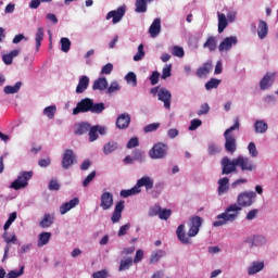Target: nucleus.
I'll return each mask as SVG.
<instances>
[{
	"label": "nucleus",
	"mask_w": 278,
	"mask_h": 278,
	"mask_svg": "<svg viewBox=\"0 0 278 278\" xmlns=\"http://www.w3.org/2000/svg\"><path fill=\"white\" fill-rule=\"evenodd\" d=\"M147 0H136L135 12H137V14H144V12H147Z\"/></svg>",
	"instance_id": "4c0bfd02"
},
{
	"label": "nucleus",
	"mask_w": 278,
	"mask_h": 278,
	"mask_svg": "<svg viewBox=\"0 0 278 278\" xmlns=\"http://www.w3.org/2000/svg\"><path fill=\"white\" fill-rule=\"evenodd\" d=\"M240 129V119L235 118V124L227 128L224 132V138H225V149L228 153H236V137L231 135L232 131H236Z\"/></svg>",
	"instance_id": "20e7f679"
},
{
	"label": "nucleus",
	"mask_w": 278,
	"mask_h": 278,
	"mask_svg": "<svg viewBox=\"0 0 278 278\" xmlns=\"http://www.w3.org/2000/svg\"><path fill=\"white\" fill-rule=\"evenodd\" d=\"M92 90H99L103 92V90H108V79L105 77H100L93 81Z\"/></svg>",
	"instance_id": "bb28decb"
},
{
	"label": "nucleus",
	"mask_w": 278,
	"mask_h": 278,
	"mask_svg": "<svg viewBox=\"0 0 278 278\" xmlns=\"http://www.w3.org/2000/svg\"><path fill=\"white\" fill-rule=\"evenodd\" d=\"M34 177V172H22L17 178L11 184L13 190H21L27 188L29 179Z\"/></svg>",
	"instance_id": "0eeeda50"
},
{
	"label": "nucleus",
	"mask_w": 278,
	"mask_h": 278,
	"mask_svg": "<svg viewBox=\"0 0 278 278\" xmlns=\"http://www.w3.org/2000/svg\"><path fill=\"white\" fill-rule=\"evenodd\" d=\"M121 197H123V199H127L128 197H134L136 194H140L138 189L136 188V186H134L130 189H124L121 191Z\"/></svg>",
	"instance_id": "c03bdc74"
},
{
	"label": "nucleus",
	"mask_w": 278,
	"mask_h": 278,
	"mask_svg": "<svg viewBox=\"0 0 278 278\" xmlns=\"http://www.w3.org/2000/svg\"><path fill=\"white\" fill-rule=\"evenodd\" d=\"M220 86V79L218 78H211L206 84H205V90H214Z\"/></svg>",
	"instance_id": "49530a36"
},
{
	"label": "nucleus",
	"mask_w": 278,
	"mask_h": 278,
	"mask_svg": "<svg viewBox=\"0 0 278 278\" xmlns=\"http://www.w3.org/2000/svg\"><path fill=\"white\" fill-rule=\"evenodd\" d=\"M257 193H255L254 191H244L238 195L237 205L239 207H251V205L255 203Z\"/></svg>",
	"instance_id": "423d86ee"
},
{
	"label": "nucleus",
	"mask_w": 278,
	"mask_h": 278,
	"mask_svg": "<svg viewBox=\"0 0 278 278\" xmlns=\"http://www.w3.org/2000/svg\"><path fill=\"white\" fill-rule=\"evenodd\" d=\"M23 86L22 81H17L14 84V86H5L3 88V92L4 94H16V92H18V90H21Z\"/></svg>",
	"instance_id": "473e14b6"
},
{
	"label": "nucleus",
	"mask_w": 278,
	"mask_h": 278,
	"mask_svg": "<svg viewBox=\"0 0 278 278\" xmlns=\"http://www.w3.org/2000/svg\"><path fill=\"white\" fill-rule=\"evenodd\" d=\"M240 212H242V206L236 203L230 204L224 213L216 216V220L213 222V227H224L227 223H236L238 216H240Z\"/></svg>",
	"instance_id": "f03ea898"
},
{
	"label": "nucleus",
	"mask_w": 278,
	"mask_h": 278,
	"mask_svg": "<svg viewBox=\"0 0 278 278\" xmlns=\"http://www.w3.org/2000/svg\"><path fill=\"white\" fill-rule=\"evenodd\" d=\"M216 45H217L216 37L210 36L204 42L203 48L208 49V51L213 52V51H216Z\"/></svg>",
	"instance_id": "f704fd0d"
},
{
	"label": "nucleus",
	"mask_w": 278,
	"mask_h": 278,
	"mask_svg": "<svg viewBox=\"0 0 278 278\" xmlns=\"http://www.w3.org/2000/svg\"><path fill=\"white\" fill-rule=\"evenodd\" d=\"M173 64H165L162 70L161 79H168L173 74Z\"/></svg>",
	"instance_id": "de8ad7c7"
},
{
	"label": "nucleus",
	"mask_w": 278,
	"mask_h": 278,
	"mask_svg": "<svg viewBox=\"0 0 278 278\" xmlns=\"http://www.w3.org/2000/svg\"><path fill=\"white\" fill-rule=\"evenodd\" d=\"M125 81L128 84V86H131L132 88H136V86H138V76H136V73L129 72L125 76Z\"/></svg>",
	"instance_id": "ea45409f"
},
{
	"label": "nucleus",
	"mask_w": 278,
	"mask_h": 278,
	"mask_svg": "<svg viewBox=\"0 0 278 278\" xmlns=\"http://www.w3.org/2000/svg\"><path fill=\"white\" fill-rule=\"evenodd\" d=\"M2 238L4 240V242L7 243L5 248H4V254L2 257V262H5V260H8V255L10 253V249H11V243L12 244H16V235H13L12 237H10L8 235V230H5V232L2 235Z\"/></svg>",
	"instance_id": "f3484780"
},
{
	"label": "nucleus",
	"mask_w": 278,
	"mask_h": 278,
	"mask_svg": "<svg viewBox=\"0 0 278 278\" xmlns=\"http://www.w3.org/2000/svg\"><path fill=\"white\" fill-rule=\"evenodd\" d=\"M218 18V33L223 34L225 29H227V25H229V21L227 20V15L223 13H217Z\"/></svg>",
	"instance_id": "7c9ffc66"
},
{
	"label": "nucleus",
	"mask_w": 278,
	"mask_h": 278,
	"mask_svg": "<svg viewBox=\"0 0 278 278\" xmlns=\"http://www.w3.org/2000/svg\"><path fill=\"white\" fill-rule=\"evenodd\" d=\"M131 123V116L129 113H123L117 116L116 127L117 129H127Z\"/></svg>",
	"instance_id": "6ab92c4d"
},
{
	"label": "nucleus",
	"mask_w": 278,
	"mask_h": 278,
	"mask_svg": "<svg viewBox=\"0 0 278 278\" xmlns=\"http://www.w3.org/2000/svg\"><path fill=\"white\" fill-rule=\"evenodd\" d=\"M126 12H127V7L121 5L116 10L110 11L106 14V21H110V18H112L113 25H116L117 23H121V21H123V16H125Z\"/></svg>",
	"instance_id": "9b49d317"
},
{
	"label": "nucleus",
	"mask_w": 278,
	"mask_h": 278,
	"mask_svg": "<svg viewBox=\"0 0 278 278\" xmlns=\"http://www.w3.org/2000/svg\"><path fill=\"white\" fill-rule=\"evenodd\" d=\"M203 225V217L193 216L190 217L188 224V232L186 231V224H180L176 229L177 239L181 244H192V238L199 236L201 227Z\"/></svg>",
	"instance_id": "f257e3e1"
},
{
	"label": "nucleus",
	"mask_w": 278,
	"mask_h": 278,
	"mask_svg": "<svg viewBox=\"0 0 278 278\" xmlns=\"http://www.w3.org/2000/svg\"><path fill=\"white\" fill-rule=\"evenodd\" d=\"M163 189H164V182H157L151 192L153 199H157L160 197V194L162 193Z\"/></svg>",
	"instance_id": "603ef678"
},
{
	"label": "nucleus",
	"mask_w": 278,
	"mask_h": 278,
	"mask_svg": "<svg viewBox=\"0 0 278 278\" xmlns=\"http://www.w3.org/2000/svg\"><path fill=\"white\" fill-rule=\"evenodd\" d=\"M55 112H58V108L55 105H50L43 109V116H47V118H54Z\"/></svg>",
	"instance_id": "a18cd8bd"
},
{
	"label": "nucleus",
	"mask_w": 278,
	"mask_h": 278,
	"mask_svg": "<svg viewBox=\"0 0 278 278\" xmlns=\"http://www.w3.org/2000/svg\"><path fill=\"white\" fill-rule=\"evenodd\" d=\"M159 101L164 103L165 110H170V100L173 99V93L166 88H161L157 93Z\"/></svg>",
	"instance_id": "dca6fc26"
},
{
	"label": "nucleus",
	"mask_w": 278,
	"mask_h": 278,
	"mask_svg": "<svg viewBox=\"0 0 278 278\" xmlns=\"http://www.w3.org/2000/svg\"><path fill=\"white\" fill-rule=\"evenodd\" d=\"M172 54H173L175 58H184V55H185L184 48H182V47H179V46H174V47L172 48Z\"/></svg>",
	"instance_id": "6e6d98bb"
},
{
	"label": "nucleus",
	"mask_w": 278,
	"mask_h": 278,
	"mask_svg": "<svg viewBox=\"0 0 278 278\" xmlns=\"http://www.w3.org/2000/svg\"><path fill=\"white\" fill-rule=\"evenodd\" d=\"M42 40H45V28L38 27L35 34V49L37 52L40 51Z\"/></svg>",
	"instance_id": "b1692460"
},
{
	"label": "nucleus",
	"mask_w": 278,
	"mask_h": 278,
	"mask_svg": "<svg viewBox=\"0 0 278 278\" xmlns=\"http://www.w3.org/2000/svg\"><path fill=\"white\" fill-rule=\"evenodd\" d=\"M257 36L261 40H264L268 36V24L265 21H258Z\"/></svg>",
	"instance_id": "c756f323"
},
{
	"label": "nucleus",
	"mask_w": 278,
	"mask_h": 278,
	"mask_svg": "<svg viewBox=\"0 0 278 278\" xmlns=\"http://www.w3.org/2000/svg\"><path fill=\"white\" fill-rule=\"evenodd\" d=\"M134 264V258L131 257H126L121 261L118 270L119 273H123L125 270H129L131 268V265Z\"/></svg>",
	"instance_id": "c9c22d12"
},
{
	"label": "nucleus",
	"mask_w": 278,
	"mask_h": 278,
	"mask_svg": "<svg viewBox=\"0 0 278 278\" xmlns=\"http://www.w3.org/2000/svg\"><path fill=\"white\" fill-rule=\"evenodd\" d=\"M114 205V194L110 191H105L100 197V207L106 212L108 210H112Z\"/></svg>",
	"instance_id": "ddd939ff"
},
{
	"label": "nucleus",
	"mask_w": 278,
	"mask_h": 278,
	"mask_svg": "<svg viewBox=\"0 0 278 278\" xmlns=\"http://www.w3.org/2000/svg\"><path fill=\"white\" fill-rule=\"evenodd\" d=\"M160 212H162V206H160V204H155L149 208L148 216L151 218H153V216H160Z\"/></svg>",
	"instance_id": "3c124183"
},
{
	"label": "nucleus",
	"mask_w": 278,
	"mask_h": 278,
	"mask_svg": "<svg viewBox=\"0 0 278 278\" xmlns=\"http://www.w3.org/2000/svg\"><path fill=\"white\" fill-rule=\"evenodd\" d=\"M248 152L250 157H257L260 155V152L257 151V146H255V142H250L248 144Z\"/></svg>",
	"instance_id": "09e8293b"
},
{
	"label": "nucleus",
	"mask_w": 278,
	"mask_h": 278,
	"mask_svg": "<svg viewBox=\"0 0 278 278\" xmlns=\"http://www.w3.org/2000/svg\"><path fill=\"white\" fill-rule=\"evenodd\" d=\"M123 210H125V202L124 201H119L114 208V212L111 216V220L112 223L116 224L118 223V220H121V218H123Z\"/></svg>",
	"instance_id": "aec40b11"
},
{
	"label": "nucleus",
	"mask_w": 278,
	"mask_h": 278,
	"mask_svg": "<svg viewBox=\"0 0 278 278\" xmlns=\"http://www.w3.org/2000/svg\"><path fill=\"white\" fill-rule=\"evenodd\" d=\"M255 134H266L268 131V124L264 119H256L254 122Z\"/></svg>",
	"instance_id": "c85d7f7f"
},
{
	"label": "nucleus",
	"mask_w": 278,
	"mask_h": 278,
	"mask_svg": "<svg viewBox=\"0 0 278 278\" xmlns=\"http://www.w3.org/2000/svg\"><path fill=\"white\" fill-rule=\"evenodd\" d=\"M264 270V262L255 261L248 267V275H257Z\"/></svg>",
	"instance_id": "a878e982"
},
{
	"label": "nucleus",
	"mask_w": 278,
	"mask_h": 278,
	"mask_svg": "<svg viewBox=\"0 0 278 278\" xmlns=\"http://www.w3.org/2000/svg\"><path fill=\"white\" fill-rule=\"evenodd\" d=\"M153 184L154 181L151 176H143L137 180L135 188L140 194V192H142V188H146L147 192H149V190H153Z\"/></svg>",
	"instance_id": "f8f14e48"
},
{
	"label": "nucleus",
	"mask_w": 278,
	"mask_h": 278,
	"mask_svg": "<svg viewBox=\"0 0 278 278\" xmlns=\"http://www.w3.org/2000/svg\"><path fill=\"white\" fill-rule=\"evenodd\" d=\"M99 139V135L97 132V127L92 126L89 128V142H94Z\"/></svg>",
	"instance_id": "680f3d73"
},
{
	"label": "nucleus",
	"mask_w": 278,
	"mask_h": 278,
	"mask_svg": "<svg viewBox=\"0 0 278 278\" xmlns=\"http://www.w3.org/2000/svg\"><path fill=\"white\" fill-rule=\"evenodd\" d=\"M88 86H90V77L87 75L80 76L75 90L76 94H84L88 90Z\"/></svg>",
	"instance_id": "a211bd4d"
},
{
	"label": "nucleus",
	"mask_w": 278,
	"mask_h": 278,
	"mask_svg": "<svg viewBox=\"0 0 278 278\" xmlns=\"http://www.w3.org/2000/svg\"><path fill=\"white\" fill-rule=\"evenodd\" d=\"M121 90V85H118V81L111 83L110 87L108 88L106 92L109 94H114V92H118Z\"/></svg>",
	"instance_id": "bf43d9fd"
},
{
	"label": "nucleus",
	"mask_w": 278,
	"mask_h": 278,
	"mask_svg": "<svg viewBox=\"0 0 278 278\" xmlns=\"http://www.w3.org/2000/svg\"><path fill=\"white\" fill-rule=\"evenodd\" d=\"M112 71H114V65L112 63H108L102 67L100 75H110Z\"/></svg>",
	"instance_id": "0e129e2a"
},
{
	"label": "nucleus",
	"mask_w": 278,
	"mask_h": 278,
	"mask_svg": "<svg viewBox=\"0 0 278 278\" xmlns=\"http://www.w3.org/2000/svg\"><path fill=\"white\" fill-rule=\"evenodd\" d=\"M144 58V45H139L137 53L134 55L132 60L135 62H140Z\"/></svg>",
	"instance_id": "8fccbe9b"
},
{
	"label": "nucleus",
	"mask_w": 278,
	"mask_h": 278,
	"mask_svg": "<svg viewBox=\"0 0 278 278\" xmlns=\"http://www.w3.org/2000/svg\"><path fill=\"white\" fill-rule=\"evenodd\" d=\"M16 217H17L16 212H13L9 215V218L3 226L4 231H8V229H10V227H12V223H14V220H16Z\"/></svg>",
	"instance_id": "864d4df0"
},
{
	"label": "nucleus",
	"mask_w": 278,
	"mask_h": 278,
	"mask_svg": "<svg viewBox=\"0 0 278 278\" xmlns=\"http://www.w3.org/2000/svg\"><path fill=\"white\" fill-rule=\"evenodd\" d=\"M210 71H212V62H206L197 70V76L203 79V77L210 75Z\"/></svg>",
	"instance_id": "cd10ccee"
},
{
	"label": "nucleus",
	"mask_w": 278,
	"mask_h": 278,
	"mask_svg": "<svg viewBox=\"0 0 278 278\" xmlns=\"http://www.w3.org/2000/svg\"><path fill=\"white\" fill-rule=\"evenodd\" d=\"M170 214H173V212L168 208L161 210L159 213V218L161 220H168V218H170Z\"/></svg>",
	"instance_id": "13d9d810"
},
{
	"label": "nucleus",
	"mask_w": 278,
	"mask_h": 278,
	"mask_svg": "<svg viewBox=\"0 0 278 278\" xmlns=\"http://www.w3.org/2000/svg\"><path fill=\"white\" fill-rule=\"evenodd\" d=\"M79 205V198H74L70 202H65L60 206V214L64 216V214H67V212H71L74 207H77Z\"/></svg>",
	"instance_id": "412c9836"
},
{
	"label": "nucleus",
	"mask_w": 278,
	"mask_h": 278,
	"mask_svg": "<svg viewBox=\"0 0 278 278\" xmlns=\"http://www.w3.org/2000/svg\"><path fill=\"white\" fill-rule=\"evenodd\" d=\"M201 125H203L201 119H192L189 126V131H197Z\"/></svg>",
	"instance_id": "e2e57ef3"
},
{
	"label": "nucleus",
	"mask_w": 278,
	"mask_h": 278,
	"mask_svg": "<svg viewBox=\"0 0 278 278\" xmlns=\"http://www.w3.org/2000/svg\"><path fill=\"white\" fill-rule=\"evenodd\" d=\"M160 129V123H153L144 126L143 131L144 134H151V131H157Z\"/></svg>",
	"instance_id": "4d7b16f0"
},
{
	"label": "nucleus",
	"mask_w": 278,
	"mask_h": 278,
	"mask_svg": "<svg viewBox=\"0 0 278 278\" xmlns=\"http://www.w3.org/2000/svg\"><path fill=\"white\" fill-rule=\"evenodd\" d=\"M90 124L80 123L77 125L75 134H77V136H84V134H88V131H90Z\"/></svg>",
	"instance_id": "a19ab883"
},
{
	"label": "nucleus",
	"mask_w": 278,
	"mask_h": 278,
	"mask_svg": "<svg viewBox=\"0 0 278 278\" xmlns=\"http://www.w3.org/2000/svg\"><path fill=\"white\" fill-rule=\"evenodd\" d=\"M275 79H277V72H267L260 81L261 90H268V88H271L273 84H275Z\"/></svg>",
	"instance_id": "4468645a"
},
{
	"label": "nucleus",
	"mask_w": 278,
	"mask_h": 278,
	"mask_svg": "<svg viewBox=\"0 0 278 278\" xmlns=\"http://www.w3.org/2000/svg\"><path fill=\"white\" fill-rule=\"evenodd\" d=\"M237 168L243 170V173H253V170H257V165L249 159V156L239 155L237 156L236 162Z\"/></svg>",
	"instance_id": "6e6552de"
},
{
	"label": "nucleus",
	"mask_w": 278,
	"mask_h": 278,
	"mask_svg": "<svg viewBox=\"0 0 278 278\" xmlns=\"http://www.w3.org/2000/svg\"><path fill=\"white\" fill-rule=\"evenodd\" d=\"M54 220H55V215L51 213H47L43 215V217L39 222V227H41V229H49V227L53 225Z\"/></svg>",
	"instance_id": "5701e85b"
},
{
	"label": "nucleus",
	"mask_w": 278,
	"mask_h": 278,
	"mask_svg": "<svg viewBox=\"0 0 278 278\" xmlns=\"http://www.w3.org/2000/svg\"><path fill=\"white\" fill-rule=\"evenodd\" d=\"M23 275H25V266H22L20 269H13L9 271L5 278H18L23 277Z\"/></svg>",
	"instance_id": "79ce46f5"
},
{
	"label": "nucleus",
	"mask_w": 278,
	"mask_h": 278,
	"mask_svg": "<svg viewBox=\"0 0 278 278\" xmlns=\"http://www.w3.org/2000/svg\"><path fill=\"white\" fill-rule=\"evenodd\" d=\"M118 149V142L116 141H109L103 146V153L104 155H112L114 151H117Z\"/></svg>",
	"instance_id": "2f4dec72"
},
{
	"label": "nucleus",
	"mask_w": 278,
	"mask_h": 278,
	"mask_svg": "<svg viewBox=\"0 0 278 278\" xmlns=\"http://www.w3.org/2000/svg\"><path fill=\"white\" fill-rule=\"evenodd\" d=\"M165 255H166V252L164 250H156L152 252L150 256V264H157L161 257H164Z\"/></svg>",
	"instance_id": "58836bf2"
},
{
	"label": "nucleus",
	"mask_w": 278,
	"mask_h": 278,
	"mask_svg": "<svg viewBox=\"0 0 278 278\" xmlns=\"http://www.w3.org/2000/svg\"><path fill=\"white\" fill-rule=\"evenodd\" d=\"M18 53H21V51L12 50L10 53L2 55V61L7 66H10L14 61V58H17Z\"/></svg>",
	"instance_id": "72a5a7b5"
},
{
	"label": "nucleus",
	"mask_w": 278,
	"mask_h": 278,
	"mask_svg": "<svg viewBox=\"0 0 278 278\" xmlns=\"http://www.w3.org/2000/svg\"><path fill=\"white\" fill-rule=\"evenodd\" d=\"M108 277H110L108 269L98 270L92 274V278H108Z\"/></svg>",
	"instance_id": "338daca9"
},
{
	"label": "nucleus",
	"mask_w": 278,
	"mask_h": 278,
	"mask_svg": "<svg viewBox=\"0 0 278 278\" xmlns=\"http://www.w3.org/2000/svg\"><path fill=\"white\" fill-rule=\"evenodd\" d=\"M238 162V159H229L227 156H224L222 159V175H231V173L238 172V165L236 164Z\"/></svg>",
	"instance_id": "9d476101"
},
{
	"label": "nucleus",
	"mask_w": 278,
	"mask_h": 278,
	"mask_svg": "<svg viewBox=\"0 0 278 278\" xmlns=\"http://www.w3.org/2000/svg\"><path fill=\"white\" fill-rule=\"evenodd\" d=\"M217 184L219 197H223V194H227L229 192V178H220Z\"/></svg>",
	"instance_id": "393cba45"
},
{
	"label": "nucleus",
	"mask_w": 278,
	"mask_h": 278,
	"mask_svg": "<svg viewBox=\"0 0 278 278\" xmlns=\"http://www.w3.org/2000/svg\"><path fill=\"white\" fill-rule=\"evenodd\" d=\"M238 46V36L232 35L224 38L218 46L219 53H229L233 47Z\"/></svg>",
	"instance_id": "1a4fd4ad"
},
{
	"label": "nucleus",
	"mask_w": 278,
	"mask_h": 278,
	"mask_svg": "<svg viewBox=\"0 0 278 278\" xmlns=\"http://www.w3.org/2000/svg\"><path fill=\"white\" fill-rule=\"evenodd\" d=\"M168 155V146L163 142L155 143L149 151L151 160H164Z\"/></svg>",
	"instance_id": "39448f33"
},
{
	"label": "nucleus",
	"mask_w": 278,
	"mask_h": 278,
	"mask_svg": "<svg viewBox=\"0 0 278 278\" xmlns=\"http://www.w3.org/2000/svg\"><path fill=\"white\" fill-rule=\"evenodd\" d=\"M160 31H162V21L160 18H155L149 28V34L151 38H157V36H160Z\"/></svg>",
	"instance_id": "4be33fe9"
},
{
	"label": "nucleus",
	"mask_w": 278,
	"mask_h": 278,
	"mask_svg": "<svg viewBox=\"0 0 278 278\" xmlns=\"http://www.w3.org/2000/svg\"><path fill=\"white\" fill-rule=\"evenodd\" d=\"M97 177L96 172H91L84 180H83V186L84 188H88L90 186L91 181Z\"/></svg>",
	"instance_id": "052dcab7"
},
{
	"label": "nucleus",
	"mask_w": 278,
	"mask_h": 278,
	"mask_svg": "<svg viewBox=\"0 0 278 278\" xmlns=\"http://www.w3.org/2000/svg\"><path fill=\"white\" fill-rule=\"evenodd\" d=\"M51 240V232H41L38 237L37 247H46Z\"/></svg>",
	"instance_id": "e433bc0d"
},
{
	"label": "nucleus",
	"mask_w": 278,
	"mask_h": 278,
	"mask_svg": "<svg viewBox=\"0 0 278 278\" xmlns=\"http://www.w3.org/2000/svg\"><path fill=\"white\" fill-rule=\"evenodd\" d=\"M207 151H208V155H218V153H220V146L216 143H210Z\"/></svg>",
	"instance_id": "5fc2aeb1"
},
{
	"label": "nucleus",
	"mask_w": 278,
	"mask_h": 278,
	"mask_svg": "<svg viewBox=\"0 0 278 278\" xmlns=\"http://www.w3.org/2000/svg\"><path fill=\"white\" fill-rule=\"evenodd\" d=\"M60 45H61V51L63 53H68V51H71V39H68L67 37H62L60 39Z\"/></svg>",
	"instance_id": "37998d69"
},
{
	"label": "nucleus",
	"mask_w": 278,
	"mask_h": 278,
	"mask_svg": "<svg viewBox=\"0 0 278 278\" xmlns=\"http://www.w3.org/2000/svg\"><path fill=\"white\" fill-rule=\"evenodd\" d=\"M151 86H156L160 81V72L154 71L150 76Z\"/></svg>",
	"instance_id": "774afa93"
},
{
	"label": "nucleus",
	"mask_w": 278,
	"mask_h": 278,
	"mask_svg": "<svg viewBox=\"0 0 278 278\" xmlns=\"http://www.w3.org/2000/svg\"><path fill=\"white\" fill-rule=\"evenodd\" d=\"M103 110H105V104L103 102L94 103V100L85 98L77 103L76 108L73 109V114L74 116L86 112H91V114H101Z\"/></svg>",
	"instance_id": "7ed1b4c3"
},
{
	"label": "nucleus",
	"mask_w": 278,
	"mask_h": 278,
	"mask_svg": "<svg viewBox=\"0 0 278 278\" xmlns=\"http://www.w3.org/2000/svg\"><path fill=\"white\" fill-rule=\"evenodd\" d=\"M228 23H236L238 18V11H229L226 15Z\"/></svg>",
	"instance_id": "69168bd1"
},
{
	"label": "nucleus",
	"mask_w": 278,
	"mask_h": 278,
	"mask_svg": "<svg viewBox=\"0 0 278 278\" xmlns=\"http://www.w3.org/2000/svg\"><path fill=\"white\" fill-rule=\"evenodd\" d=\"M75 162H77L75 152L71 149L65 150L62 157V167L68 169L71 166H73V164H75Z\"/></svg>",
	"instance_id": "2eb2a0df"
}]
</instances>
